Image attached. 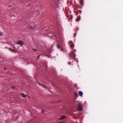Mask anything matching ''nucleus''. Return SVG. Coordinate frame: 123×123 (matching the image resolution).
Masks as SVG:
<instances>
[{
  "label": "nucleus",
  "mask_w": 123,
  "mask_h": 123,
  "mask_svg": "<svg viewBox=\"0 0 123 123\" xmlns=\"http://www.w3.org/2000/svg\"><path fill=\"white\" fill-rule=\"evenodd\" d=\"M16 43L17 44H20L22 46H23L24 44L23 41L21 40L16 42Z\"/></svg>",
  "instance_id": "obj_1"
},
{
  "label": "nucleus",
  "mask_w": 123,
  "mask_h": 123,
  "mask_svg": "<svg viewBox=\"0 0 123 123\" xmlns=\"http://www.w3.org/2000/svg\"><path fill=\"white\" fill-rule=\"evenodd\" d=\"M59 0H54V3L57 6H58L59 5L60 2Z\"/></svg>",
  "instance_id": "obj_2"
},
{
  "label": "nucleus",
  "mask_w": 123,
  "mask_h": 123,
  "mask_svg": "<svg viewBox=\"0 0 123 123\" xmlns=\"http://www.w3.org/2000/svg\"><path fill=\"white\" fill-rule=\"evenodd\" d=\"M79 107L78 108V109L79 111H81L83 110V108L81 105L80 104H79Z\"/></svg>",
  "instance_id": "obj_3"
},
{
  "label": "nucleus",
  "mask_w": 123,
  "mask_h": 123,
  "mask_svg": "<svg viewBox=\"0 0 123 123\" xmlns=\"http://www.w3.org/2000/svg\"><path fill=\"white\" fill-rule=\"evenodd\" d=\"M70 45V47L72 48H73L74 46V44L72 41H70L69 43Z\"/></svg>",
  "instance_id": "obj_4"
},
{
  "label": "nucleus",
  "mask_w": 123,
  "mask_h": 123,
  "mask_svg": "<svg viewBox=\"0 0 123 123\" xmlns=\"http://www.w3.org/2000/svg\"><path fill=\"white\" fill-rule=\"evenodd\" d=\"M30 25H33V26H30V28L31 29H34L35 27V26L34 23H31L30 24Z\"/></svg>",
  "instance_id": "obj_5"
},
{
  "label": "nucleus",
  "mask_w": 123,
  "mask_h": 123,
  "mask_svg": "<svg viewBox=\"0 0 123 123\" xmlns=\"http://www.w3.org/2000/svg\"><path fill=\"white\" fill-rule=\"evenodd\" d=\"M57 48L59 49H60L61 51H63L64 49L63 48H62L59 46L58 45H57Z\"/></svg>",
  "instance_id": "obj_6"
},
{
  "label": "nucleus",
  "mask_w": 123,
  "mask_h": 123,
  "mask_svg": "<svg viewBox=\"0 0 123 123\" xmlns=\"http://www.w3.org/2000/svg\"><path fill=\"white\" fill-rule=\"evenodd\" d=\"M79 95L81 97L82 96L83 94V92L81 91H80L79 92Z\"/></svg>",
  "instance_id": "obj_7"
},
{
  "label": "nucleus",
  "mask_w": 123,
  "mask_h": 123,
  "mask_svg": "<svg viewBox=\"0 0 123 123\" xmlns=\"http://www.w3.org/2000/svg\"><path fill=\"white\" fill-rule=\"evenodd\" d=\"M66 117L65 116H62L60 118H59V119H62L66 118Z\"/></svg>",
  "instance_id": "obj_8"
},
{
  "label": "nucleus",
  "mask_w": 123,
  "mask_h": 123,
  "mask_svg": "<svg viewBox=\"0 0 123 123\" xmlns=\"http://www.w3.org/2000/svg\"><path fill=\"white\" fill-rule=\"evenodd\" d=\"M40 86H42L44 88H46L47 87L45 85H44L43 84H41V85H40Z\"/></svg>",
  "instance_id": "obj_9"
},
{
  "label": "nucleus",
  "mask_w": 123,
  "mask_h": 123,
  "mask_svg": "<svg viewBox=\"0 0 123 123\" xmlns=\"http://www.w3.org/2000/svg\"><path fill=\"white\" fill-rule=\"evenodd\" d=\"M80 4L81 5H82L83 4L84 2V0H80Z\"/></svg>",
  "instance_id": "obj_10"
},
{
  "label": "nucleus",
  "mask_w": 123,
  "mask_h": 123,
  "mask_svg": "<svg viewBox=\"0 0 123 123\" xmlns=\"http://www.w3.org/2000/svg\"><path fill=\"white\" fill-rule=\"evenodd\" d=\"M80 19V18L79 17H78L76 19V21L77 22L79 21Z\"/></svg>",
  "instance_id": "obj_11"
},
{
  "label": "nucleus",
  "mask_w": 123,
  "mask_h": 123,
  "mask_svg": "<svg viewBox=\"0 0 123 123\" xmlns=\"http://www.w3.org/2000/svg\"><path fill=\"white\" fill-rule=\"evenodd\" d=\"M21 95L24 98H25L26 97V95L24 93H22Z\"/></svg>",
  "instance_id": "obj_12"
},
{
  "label": "nucleus",
  "mask_w": 123,
  "mask_h": 123,
  "mask_svg": "<svg viewBox=\"0 0 123 123\" xmlns=\"http://www.w3.org/2000/svg\"><path fill=\"white\" fill-rule=\"evenodd\" d=\"M75 96L76 97H78V95L77 93L76 92L75 93Z\"/></svg>",
  "instance_id": "obj_13"
},
{
  "label": "nucleus",
  "mask_w": 123,
  "mask_h": 123,
  "mask_svg": "<svg viewBox=\"0 0 123 123\" xmlns=\"http://www.w3.org/2000/svg\"><path fill=\"white\" fill-rule=\"evenodd\" d=\"M68 64L70 65H71V62H68Z\"/></svg>",
  "instance_id": "obj_14"
},
{
  "label": "nucleus",
  "mask_w": 123,
  "mask_h": 123,
  "mask_svg": "<svg viewBox=\"0 0 123 123\" xmlns=\"http://www.w3.org/2000/svg\"><path fill=\"white\" fill-rule=\"evenodd\" d=\"M0 35L1 36L3 35L2 33L1 32H0Z\"/></svg>",
  "instance_id": "obj_15"
},
{
  "label": "nucleus",
  "mask_w": 123,
  "mask_h": 123,
  "mask_svg": "<svg viewBox=\"0 0 123 123\" xmlns=\"http://www.w3.org/2000/svg\"><path fill=\"white\" fill-rule=\"evenodd\" d=\"M40 57V55H38L37 57V59H39V58Z\"/></svg>",
  "instance_id": "obj_16"
},
{
  "label": "nucleus",
  "mask_w": 123,
  "mask_h": 123,
  "mask_svg": "<svg viewBox=\"0 0 123 123\" xmlns=\"http://www.w3.org/2000/svg\"><path fill=\"white\" fill-rule=\"evenodd\" d=\"M44 110H42V113H44Z\"/></svg>",
  "instance_id": "obj_17"
},
{
  "label": "nucleus",
  "mask_w": 123,
  "mask_h": 123,
  "mask_svg": "<svg viewBox=\"0 0 123 123\" xmlns=\"http://www.w3.org/2000/svg\"><path fill=\"white\" fill-rule=\"evenodd\" d=\"M33 49V50H34V51H37V50L36 49Z\"/></svg>",
  "instance_id": "obj_18"
},
{
  "label": "nucleus",
  "mask_w": 123,
  "mask_h": 123,
  "mask_svg": "<svg viewBox=\"0 0 123 123\" xmlns=\"http://www.w3.org/2000/svg\"><path fill=\"white\" fill-rule=\"evenodd\" d=\"M37 83L40 86V85H41V84H40V83H38L37 82Z\"/></svg>",
  "instance_id": "obj_19"
},
{
  "label": "nucleus",
  "mask_w": 123,
  "mask_h": 123,
  "mask_svg": "<svg viewBox=\"0 0 123 123\" xmlns=\"http://www.w3.org/2000/svg\"><path fill=\"white\" fill-rule=\"evenodd\" d=\"M76 33H74V37H75V36L76 35Z\"/></svg>",
  "instance_id": "obj_20"
},
{
  "label": "nucleus",
  "mask_w": 123,
  "mask_h": 123,
  "mask_svg": "<svg viewBox=\"0 0 123 123\" xmlns=\"http://www.w3.org/2000/svg\"><path fill=\"white\" fill-rule=\"evenodd\" d=\"M73 53L75 55H74V56L75 57V53Z\"/></svg>",
  "instance_id": "obj_21"
},
{
  "label": "nucleus",
  "mask_w": 123,
  "mask_h": 123,
  "mask_svg": "<svg viewBox=\"0 0 123 123\" xmlns=\"http://www.w3.org/2000/svg\"><path fill=\"white\" fill-rule=\"evenodd\" d=\"M4 70H6V68H4Z\"/></svg>",
  "instance_id": "obj_22"
},
{
  "label": "nucleus",
  "mask_w": 123,
  "mask_h": 123,
  "mask_svg": "<svg viewBox=\"0 0 123 123\" xmlns=\"http://www.w3.org/2000/svg\"><path fill=\"white\" fill-rule=\"evenodd\" d=\"M75 118L77 119H78V118Z\"/></svg>",
  "instance_id": "obj_23"
},
{
  "label": "nucleus",
  "mask_w": 123,
  "mask_h": 123,
  "mask_svg": "<svg viewBox=\"0 0 123 123\" xmlns=\"http://www.w3.org/2000/svg\"><path fill=\"white\" fill-rule=\"evenodd\" d=\"M74 51H75L76 50L75 49H74Z\"/></svg>",
  "instance_id": "obj_24"
}]
</instances>
